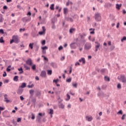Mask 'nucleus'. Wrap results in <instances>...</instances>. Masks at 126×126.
I'll return each instance as SVG.
<instances>
[{"instance_id": "nucleus-30", "label": "nucleus", "mask_w": 126, "mask_h": 126, "mask_svg": "<svg viewBox=\"0 0 126 126\" xmlns=\"http://www.w3.org/2000/svg\"><path fill=\"white\" fill-rule=\"evenodd\" d=\"M18 76H15L13 78L14 81H17L18 80Z\"/></svg>"}, {"instance_id": "nucleus-60", "label": "nucleus", "mask_w": 126, "mask_h": 126, "mask_svg": "<svg viewBox=\"0 0 126 126\" xmlns=\"http://www.w3.org/2000/svg\"><path fill=\"white\" fill-rule=\"evenodd\" d=\"M21 44H22L20 45L21 48H22V47H23V48H24V47H25V46L23 44V42H21Z\"/></svg>"}, {"instance_id": "nucleus-1", "label": "nucleus", "mask_w": 126, "mask_h": 126, "mask_svg": "<svg viewBox=\"0 0 126 126\" xmlns=\"http://www.w3.org/2000/svg\"><path fill=\"white\" fill-rule=\"evenodd\" d=\"M19 42H20V40L18 38V36L13 35L12 39L10 41V44H13V43H15V44H18Z\"/></svg>"}, {"instance_id": "nucleus-34", "label": "nucleus", "mask_w": 126, "mask_h": 126, "mask_svg": "<svg viewBox=\"0 0 126 126\" xmlns=\"http://www.w3.org/2000/svg\"><path fill=\"white\" fill-rule=\"evenodd\" d=\"M126 114H124L121 118V119L122 120V121H124L125 120H126Z\"/></svg>"}, {"instance_id": "nucleus-38", "label": "nucleus", "mask_w": 126, "mask_h": 126, "mask_svg": "<svg viewBox=\"0 0 126 126\" xmlns=\"http://www.w3.org/2000/svg\"><path fill=\"white\" fill-rule=\"evenodd\" d=\"M42 58H44V61H46L47 62H48V61H49V59H48V58H47V57L44 56V55L42 56Z\"/></svg>"}, {"instance_id": "nucleus-36", "label": "nucleus", "mask_w": 126, "mask_h": 126, "mask_svg": "<svg viewBox=\"0 0 126 126\" xmlns=\"http://www.w3.org/2000/svg\"><path fill=\"white\" fill-rule=\"evenodd\" d=\"M67 21H70V22H73V19L71 18H68L67 19Z\"/></svg>"}, {"instance_id": "nucleus-8", "label": "nucleus", "mask_w": 126, "mask_h": 126, "mask_svg": "<svg viewBox=\"0 0 126 126\" xmlns=\"http://www.w3.org/2000/svg\"><path fill=\"white\" fill-rule=\"evenodd\" d=\"M43 116V114L39 113L38 115L36 117V121L40 123L41 122V119H42V117Z\"/></svg>"}, {"instance_id": "nucleus-2", "label": "nucleus", "mask_w": 126, "mask_h": 126, "mask_svg": "<svg viewBox=\"0 0 126 126\" xmlns=\"http://www.w3.org/2000/svg\"><path fill=\"white\" fill-rule=\"evenodd\" d=\"M32 14V13H31V11H29L27 14L28 17H25L22 18L23 22H28V21H30V20H31Z\"/></svg>"}, {"instance_id": "nucleus-57", "label": "nucleus", "mask_w": 126, "mask_h": 126, "mask_svg": "<svg viewBox=\"0 0 126 126\" xmlns=\"http://www.w3.org/2000/svg\"><path fill=\"white\" fill-rule=\"evenodd\" d=\"M11 70V69L10 68H6V71H7V72H9Z\"/></svg>"}, {"instance_id": "nucleus-58", "label": "nucleus", "mask_w": 126, "mask_h": 126, "mask_svg": "<svg viewBox=\"0 0 126 126\" xmlns=\"http://www.w3.org/2000/svg\"><path fill=\"white\" fill-rule=\"evenodd\" d=\"M18 70L20 72L21 71L23 70V68H22V67H21L18 68Z\"/></svg>"}, {"instance_id": "nucleus-31", "label": "nucleus", "mask_w": 126, "mask_h": 126, "mask_svg": "<svg viewBox=\"0 0 126 126\" xmlns=\"http://www.w3.org/2000/svg\"><path fill=\"white\" fill-rule=\"evenodd\" d=\"M13 125H14V126H17V122L14 121V119L12 120V122Z\"/></svg>"}, {"instance_id": "nucleus-62", "label": "nucleus", "mask_w": 126, "mask_h": 126, "mask_svg": "<svg viewBox=\"0 0 126 126\" xmlns=\"http://www.w3.org/2000/svg\"><path fill=\"white\" fill-rule=\"evenodd\" d=\"M87 21L88 22H90L91 21V19H90V17H87Z\"/></svg>"}, {"instance_id": "nucleus-15", "label": "nucleus", "mask_w": 126, "mask_h": 126, "mask_svg": "<svg viewBox=\"0 0 126 126\" xmlns=\"http://www.w3.org/2000/svg\"><path fill=\"white\" fill-rule=\"evenodd\" d=\"M79 63H81V62H82V63L83 64H85V63H86V62L85 61V59L82 58L81 59H80L79 60Z\"/></svg>"}, {"instance_id": "nucleus-22", "label": "nucleus", "mask_w": 126, "mask_h": 126, "mask_svg": "<svg viewBox=\"0 0 126 126\" xmlns=\"http://www.w3.org/2000/svg\"><path fill=\"white\" fill-rule=\"evenodd\" d=\"M50 8L51 10H55V4H51Z\"/></svg>"}, {"instance_id": "nucleus-11", "label": "nucleus", "mask_w": 126, "mask_h": 126, "mask_svg": "<svg viewBox=\"0 0 126 126\" xmlns=\"http://www.w3.org/2000/svg\"><path fill=\"white\" fill-rule=\"evenodd\" d=\"M42 28L43 31L38 32L39 35H44L45 33H46V29L45 28V27L43 26Z\"/></svg>"}, {"instance_id": "nucleus-37", "label": "nucleus", "mask_w": 126, "mask_h": 126, "mask_svg": "<svg viewBox=\"0 0 126 126\" xmlns=\"http://www.w3.org/2000/svg\"><path fill=\"white\" fill-rule=\"evenodd\" d=\"M0 34H4V31H3V29H0Z\"/></svg>"}, {"instance_id": "nucleus-43", "label": "nucleus", "mask_w": 126, "mask_h": 126, "mask_svg": "<svg viewBox=\"0 0 126 126\" xmlns=\"http://www.w3.org/2000/svg\"><path fill=\"white\" fill-rule=\"evenodd\" d=\"M17 123L21 122V118H18L17 119Z\"/></svg>"}, {"instance_id": "nucleus-6", "label": "nucleus", "mask_w": 126, "mask_h": 126, "mask_svg": "<svg viewBox=\"0 0 126 126\" xmlns=\"http://www.w3.org/2000/svg\"><path fill=\"white\" fill-rule=\"evenodd\" d=\"M77 46H78V44L75 42H72L70 44L71 49H75L76 48H77Z\"/></svg>"}, {"instance_id": "nucleus-32", "label": "nucleus", "mask_w": 126, "mask_h": 126, "mask_svg": "<svg viewBox=\"0 0 126 126\" xmlns=\"http://www.w3.org/2000/svg\"><path fill=\"white\" fill-rule=\"evenodd\" d=\"M52 70H47V74H48V75H52Z\"/></svg>"}, {"instance_id": "nucleus-54", "label": "nucleus", "mask_w": 126, "mask_h": 126, "mask_svg": "<svg viewBox=\"0 0 126 126\" xmlns=\"http://www.w3.org/2000/svg\"><path fill=\"white\" fill-rule=\"evenodd\" d=\"M72 86L75 87V88H77V84L75 83V84H73Z\"/></svg>"}, {"instance_id": "nucleus-3", "label": "nucleus", "mask_w": 126, "mask_h": 126, "mask_svg": "<svg viewBox=\"0 0 126 126\" xmlns=\"http://www.w3.org/2000/svg\"><path fill=\"white\" fill-rule=\"evenodd\" d=\"M94 19L97 22L101 21V20H102L101 14L98 12L96 13L94 15Z\"/></svg>"}, {"instance_id": "nucleus-12", "label": "nucleus", "mask_w": 126, "mask_h": 126, "mask_svg": "<svg viewBox=\"0 0 126 126\" xmlns=\"http://www.w3.org/2000/svg\"><path fill=\"white\" fill-rule=\"evenodd\" d=\"M95 44H97L96 45H95V50L94 51V52H97V51H98V49H99V48H100V43L99 42H95Z\"/></svg>"}, {"instance_id": "nucleus-24", "label": "nucleus", "mask_w": 126, "mask_h": 126, "mask_svg": "<svg viewBox=\"0 0 126 126\" xmlns=\"http://www.w3.org/2000/svg\"><path fill=\"white\" fill-rule=\"evenodd\" d=\"M4 101H5V102H6L7 103L11 102V101H10V100L8 99V98H7V97L4 98Z\"/></svg>"}, {"instance_id": "nucleus-40", "label": "nucleus", "mask_w": 126, "mask_h": 126, "mask_svg": "<svg viewBox=\"0 0 126 126\" xmlns=\"http://www.w3.org/2000/svg\"><path fill=\"white\" fill-rule=\"evenodd\" d=\"M92 120H93V118H92V117H90L88 118V122H91V121H92Z\"/></svg>"}, {"instance_id": "nucleus-9", "label": "nucleus", "mask_w": 126, "mask_h": 126, "mask_svg": "<svg viewBox=\"0 0 126 126\" xmlns=\"http://www.w3.org/2000/svg\"><path fill=\"white\" fill-rule=\"evenodd\" d=\"M24 90L23 89L19 87V88H18V90L17 91V94H18V95H21V94H22L23 93Z\"/></svg>"}, {"instance_id": "nucleus-10", "label": "nucleus", "mask_w": 126, "mask_h": 126, "mask_svg": "<svg viewBox=\"0 0 126 126\" xmlns=\"http://www.w3.org/2000/svg\"><path fill=\"white\" fill-rule=\"evenodd\" d=\"M26 64L28 65H30L31 66H32V59L31 58L27 60L26 62Z\"/></svg>"}, {"instance_id": "nucleus-59", "label": "nucleus", "mask_w": 126, "mask_h": 126, "mask_svg": "<svg viewBox=\"0 0 126 126\" xmlns=\"http://www.w3.org/2000/svg\"><path fill=\"white\" fill-rule=\"evenodd\" d=\"M42 45H45L46 44V40H43L41 42Z\"/></svg>"}, {"instance_id": "nucleus-17", "label": "nucleus", "mask_w": 126, "mask_h": 126, "mask_svg": "<svg viewBox=\"0 0 126 126\" xmlns=\"http://www.w3.org/2000/svg\"><path fill=\"white\" fill-rule=\"evenodd\" d=\"M111 6H112V4H111V3H106L104 5V7H107V8H109V7H111Z\"/></svg>"}, {"instance_id": "nucleus-48", "label": "nucleus", "mask_w": 126, "mask_h": 126, "mask_svg": "<svg viewBox=\"0 0 126 126\" xmlns=\"http://www.w3.org/2000/svg\"><path fill=\"white\" fill-rule=\"evenodd\" d=\"M105 71H106V69H101L100 70V72H101V73H104Z\"/></svg>"}, {"instance_id": "nucleus-55", "label": "nucleus", "mask_w": 126, "mask_h": 126, "mask_svg": "<svg viewBox=\"0 0 126 126\" xmlns=\"http://www.w3.org/2000/svg\"><path fill=\"white\" fill-rule=\"evenodd\" d=\"M22 31L23 32L25 31V28H23V29L21 28V29H20V32H22Z\"/></svg>"}, {"instance_id": "nucleus-52", "label": "nucleus", "mask_w": 126, "mask_h": 126, "mask_svg": "<svg viewBox=\"0 0 126 126\" xmlns=\"http://www.w3.org/2000/svg\"><path fill=\"white\" fill-rule=\"evenodd\" d=\"M20 99L21 100V101H23V100H24V97H23V96L21 95L20 96Z\"/></svg>"}, {"instance_id": "nucleus-26", "label": "nucleus", "mask_w": 126, "mask_h": 126, "mask_svg": "<svg viewBox=\"0 0 126 126\" xmlns=\"http://www.w3.org/2000/svg\"><path fill=\"white\" fill-rule=\"evenodd\" d=\"M59 107L61 109H63V108H64V105H63V103H60V104H59Z\"/></svg>"}, {"instance_id": "nucleus-23", "label": "nucleus", "mask_w": 126, "mask_h": 126, "mask_svg": "<svg viewBox=\"0 0 126 126\" xmlns=\"http://www.w3.org/2000/svg\"><path fill=\"white\" fill-rule=\"evenodd\" d=\"M24 67L26 68V70H29L30 69V67H28L26 64H24Z\"/></svg>"}, {"instance_id": "nucleus-28", "label": "nucleus", "mask_w": 126, "mask_h": 126, "mask_svg": "<svg viewBox=\"0 0 126 126\" xmlns=\"http://www.w3.org/2000/svg\"><path fill=\"white\" fill-rule=\"evenodd\" d=\"M104 80L105 81H110V78L107 76L104 77Z\"/></svg>"}, {"instance_id": "nucleus-33", "label": "nucleus", "mask_w": 126, "mask_h": 126, "mask_svg": "<svg viewBox=\"0 0 126 126\" xmlns=\"http://www.w3.org/2000/svg\"><path fill=\"white\" fill-rule=\"evenodd\" d=\"M28 119L30 120V119H32V112H31L28 115Z\"/></svg>"}, {"instance_id": "nucleus-4", "label": "nucleus", "mask_w": 126, "mask_h": 126, "mask_svg": "<svg viewBox=\"0 0 126 126\" xmlns=\"http://www.w3.org/2000/svg\"><path fill=\"white\" fill-rule=\"evenodd\" d=\"M117 79L121 82L123 83H126V77L125 75H121L120 76H118Z\"/></svg>"}, {"instance_id": "nucleus-21", "label": "nucleus", "mask_w": 126, "mask_h": 126, "mask_svg": "<svg viewBox=\"0 0 126 126\" xmlns=\"http://www.w3.org/2000/svg\"><path fill=\"white\" fill-rule=\"evenodd\" d=\"M0 43L1 44H4V40H3V37L1 36L0 38Z\"/></svg>"}, {"instance_id": "nucleus-44", "label": "nucleus", "mask_w": 126, "mask_h": 126, "mask_svg": "<svg viewBox=\"0 0 126 126\" xmlns=\"http://www.w3.org/2000/svg\"><path fill=\"white\" fill-rule=\"evenodd\" d=\"M32 69H33V70H36V65H32Z\"/></svg>"}, {"instance_id": "nucleus-18", "label": "nucleus", "mask_w": 126, "mask_h": 126, "mask_svg": "<svg viewBox=\"0 0 126 126\" xmlns=\"http://www.w3.org/2000/svg\"><path fill=\"white\" fill-rule=\"evenodd\" d=\"M50 65L52 67H54V68H56L57 67V64L55 63H50Z\"/></svg>"}, {"instance_id": "nucleus-25", "label": "nucleus", "mask_w": 126, "mask_h": 126, "mask_svg": "<svg viewBox=\"0 0 126 126\" xmlns=\"http://www.w3.org/2000/svg\"><path fill=\"white\" fill-rule=\"evenodd\" d=\"M89 30H90V31H92V30H93L92 32H90V34H94L95 33V32H94V31H95V29L91 28V29H90Z\"/></svg>"}, {"instance_id": "nucleus-29", "label": "nucleus", "mask_w": 126, "mask_h": 126, "mask_svg": "<svg viewBox=\"0 0 126 126\" xmlns=\"http://www.w3.org/2000/svg\"><path fill=\"white\" fill-rule=\"evenodd\" d=\"M68 11V9H67V8H64L63 9L64 14H66V13H67Z\"/></svg>"}, {"instance_id": "nucleus-35", "label": "nucleus", "mask_w": 126, "mask_h": 126, "mask_svg": "<svg viewBox=\"0 0 126 126\" xmlns=\"http://www.w3.org/2000/svg\"><path fill=\"white\" fill-rule=\"evenodd\" d=\"M126 40V36H124L122 39H121V42L123 43L124 41Z\"/></svg>"}, {"instance_id": "nucleus-19", "label": "nucleus", "mask_w": 126, "mask_h": 126, "mask_svg": "<svg viewBox=\"0 0 126 126\" xmlns=\"http://www.w3.org/2000/svg\"><path fill=\"white\" fill-rule=\"evenodd\" d=\"M50 112H49V114L50 115H51V117L53 118V115L54 114V110L52 109H50Z\"/></svg>"}, {"instance_id": "nucleus-16", "label": "nucleus", "mask_w": 126, "mask_h": 126, "mask_svg": "<svg viewBox=\"0 0 126 126\" xmlns=\"http://www.w3.org/2000/svg\"><path fill=\"white\" fill-rule=\"evenodd\" d=\"M75 30H76V29L75 28H70L69 30L70 34H72V33H73V32H75Z\"/></svg>"}, {"instance_id": "nucleus-45", "label": "nucleus", "mask_w": 126, "mask_h": 126, "mask_svg": "<svg viewBox=\"0 0 126 126\" xmlns=\"http://www.w3.org/2000/svg\"><path fill=\"white\" fill-rule=\"evenodd\" d=\"M8 8V7H7V6L5 5L3 6V10H5V9H7Z\"/></svg>"}, {"instance_id": "nucleus-5", "label": "nucleus", "mask_w": 126, "mask_h": 126, "mask_svg": "<svg viewBox=\"0 0 126 126\" xmlns=\"http://www.w3.org/2000/svg\"><path fill=\"white\" fill-rule=\"evenodd\" d=\"M30 96L29 97V101L27 104V106H29L31 103H32V90H30Z\"/></svg>"}, {"instance_id": "nucleus-61", "label": "nucleus", "mask_w": 126, "mask_h": 126, "mask_svg": "<svg viewBox=\"0 0 126 126\" xmlns=\"http://www.w3.org/2000/svg\"><path fill=\"white\" fill-rule=\"evenodd\" d=\"M29 47L30 48L31 50H32V43H30Z\"/></svg>"}, {"instance_id": "nucleus-53", "label": "nucleus", "mask_w": 126, "mask_h": 126, "mask_svg": "<svg viewBox=\"0 0 126 126\" xmlns=\"http://www.w3.org/2000/svg\"><path fill=\"white\" fill-rule=\"evenodd\" d=\"M42 50H48V47L44 46L41 48Z\"/></svg>"}, {"instance_id": "nucleus-56", "label": "nucleus", "mask_w": 126, "mask_h": 126, "mask_svg": "<svg viewBox=\"0 0 126 126\" xmlns=\"http://www.w3.org/2000/svg\"><path fill=\"white\" fill-rule=\"evenodd\" d=\"M115 49V46L114 45H112L111 47H110V50L111 51H113V50H114Z\"/></svg>"}, {"instance_id": "nucleus-41", "label": "nucleus", "mask_w": 126, "mask_h": 126, "mask_svg": "<svg viewBox=\"0 0 126 126\" xmlns=\"http://www.w3.org/2000/svg\"><path fill=\"white\" fill-rule=\"evenodd\" d=\"M9 82V80L8 79H5V80L3 81V83H8Z\"/></svg>"}, {"instance_id": "nucleus-46", "label": "nucleus", "mask_w": 126, "mask_h": 126, "mask_svg": "<svg viewBox=\"0 0 126 126\" xmlns=\"http://www.w3.org/2000/svg\"><path fill=\"white\" fill-rule=\"evenodd\" d=\"M117 88H118L119 89H121L122 88V86L121 85V84H118Z\"/></svg>"}, {"instance_id": "nucleus-49", "label": "nucleus", "mask_w": 126, "mask_h": 126, "mask_svg": "<svg viewBox=\"0 0 126 126\" xmlns=\"http://www.w3.org/2000/svg\"><path fill=\"white\" fill-rule=\"evenodd\" d=\"M66 82H71V78H69L66 79Z\"/></svg>"}, {"instance_id": "nucleus-51", "label": "nucleus", "mask_w": 126, "mask_h": 126, "mask_svg": "<svg viewBox=\"0 0 126 126\" xmlns=\"http://www.w3.org/2000/svg\"><path fill=\"white\" fill-rule=\"evenodd\" d=\"M6 75H7V74H6V72L4 71V73L2 75L3 77H5V76H6Z\"/></svg>"}, {"instance_id": "nucleus-20", "label": "nucleus", "mask_w": 126, "mask_h": 126, "mask_svg": "<svg viewBox=\"0 0 126 126\" xmlns=\"http://www.w3.org/2000/svg\"><path fill=\"white\" fill-rule=\"evenodd\" d=\"M116 8L117 9H121V7H122V4H116Z\"/></svg>"}, {"instance_id": "nucleus-64", "label": "nucleus", "mask_w": 126, "mask_h": 126, "mask_svg": "<svg viewBox=\"0 0 126 126\" xmlns=\"http://www.w3.org/2000/svg\"><path fill=\"white\" fill-rule=\"evenodd\" d=\"M17 7L19 9H21V6H20V5H17Z\"/></svg>"}, {"instance_id": "nucleus-27", "label": "nucleus", "mask_w": 126, "mask_h": 126, "mask_svg": "<svg viewBox=\"0 0 126 126\" xmlns=\"http://www.w3.org/2000/svg\"><path fill=\"white\" fill-rule=\"evenodd\" d=\"M35 95L37 96H41V93L39 91H36L35 92Z\"/></svg>"}, {"instance_id": "nucleus-14", "label": "nucleus", "mask_w": 126, "mask_h": 126, "mask_svg": "<svg viewBox=\"0 0 126 126\" xmlns=\"http://www.w3.org/2000/svg\"><path fill=\"white\" fill-rule=\"evenodd\" d=\"M27 84H26V83L25 82H23L22 83L21 85L19 86V87H20L21 88H25V87H26Z\"/></svg>"}, {"instance_id": "nucleus-63", "label": "nucleus", "mask_w": 126, "mask_h": 126, "mask_svg": "<svg viewBox=\"0 0 126 126\" xmlns=\"http://www.w3.org/2000/svg\"><path fill=\"white\" fill-rule=\"evenodd\" d=\"M65 59V57L63 56L62 58L61 59V61H64V60Z\"/></svg>"}, {"instance_id": "nucleus-7", "label": "nucleus", "mask_w": 126, "mask_h": 126, "mask_svg": "<svg viewBox=\"0 0 126 126\" xmlns=\"http://www.w3.org/2000/svg\"><path fill=\"white\" fill-rule=\"evenodd\" d=\"M91 47H92V45H91V43H87L84 46L85 50H90V49H91Z\"/></svg>"}, {"instance_id": "nucleus-47", "label": "nucleus", "mask_w": 126, "mask_h": 126, "mask_svg": "<svg viewBox=\"0 0 126 126\" xmlns=\"http://www.w3.org/2000/svg\"><path fill=\"white\" fill-rule=\"evenodd\" d=\"M53 25L52 26V29H55L56 28V26H55V23L54 22H53Z\"/></svg>"}, {"instance_id": "nucleus-39", "label": "nucleus", "mask_w": 126, "mask_h": 126, "mask_svg": "<svg viewBox=\"0 0 126 126\" xmlns=\"http://www.w3.org/2000/svg\"><path fill=\"white\" fill-rule=\"evenodd\" d=\"M53 82H54L55 84H57L58 82H59V79H57L56 80H54Z\"/></svg>"}, {"instance_id": "nucleus-50", "label": "nucleus", "mask_w": 126, "mask_h": 126, "mask_svg": "<svg viewBox=\"0 0 126 126\" xmlns=\"http://www.w3.org/2000/svg\"><path fill=\"white\" fill-rule=\"evenodd\" d=\"M5 109V108L0 106V112H1V111H3V110H4Z\"/></svg>"}, {"instance_id": "nucleus-13", "label": "nucleus", "mask_w": 126, "mask_h": 126, "mask_svg": "<svg viewBox=\"0 0 126 126\" xmlns=\"http://www.w3.org/2000/svg\"><path fill=\"white\" fill-rule=\"evenodd\" d=\"M46 75H47V73L45 71H42L40 74V76L41 77H46Z\"/></svg>"}, {"instance_id": "nucleus-42", "label": "nucleus", "mask_w": 126, "mask_h": 126, "mask_svg": "<svg viewBox=\"0 0 126 126\" xmlns=\"http://www.w3.org/2000/svg\"><path fill=\"white\" fill-rule=\"evenodd\" d=\"M117 115H123V111L120 110L118 112H117Z\"/></svg>"}]
</instances>
